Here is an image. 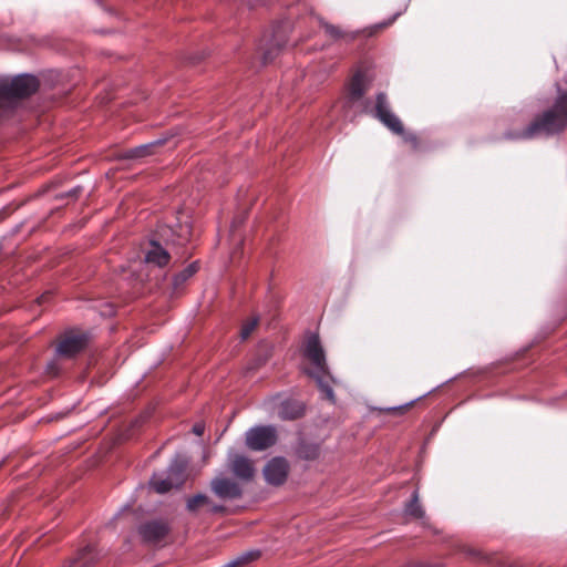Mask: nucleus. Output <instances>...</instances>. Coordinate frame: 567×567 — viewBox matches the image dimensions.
I'll use <instances>...</instances> for the list:
<instances>
[{
    "instance_id": "f257e3e1",
    "label": "nucleus",
    "mask_w": 567,
    "mask_h": 567,
    "mask_svg": "<svg viewBox=\"0 0 567 567\" xmlns=\"http://www.w3.org/2000/svg\"><path fill=\"white\" fill-rule=\"evenodd\" d=\"M567 126V93H559L554 105L542 114L523 131L511 136L516 140H532L538 136H553L563 132Z\"/></svg>"
},
{
    "instance_id": "f03ea898",
    "label": "nucleus",
    "mask_w": 567,
    "mask_h": 567,
    "mask_svg": "<svg viewBox=\"0 0 567 567\" xmlns=\"http://www.w3.org/2000/svg\"><path fill=\"white\" fill-rule=\"evenodd\" d=\"M305 355L313 367L312 370L308 371V374L316 380L318 386L324 393L326 398L333 402L334 393L329 383V380H333L329 373L326 363L324 351L317 334H311L308 337L305 346Z\"/></svg>"
},
{
    "instance_id": "7ed1b4c3",
    "label": "nucleus",
    "mask_w": 567,
    "mask_h": 567,
    "mask_svg": "<svg viewBox=\"0 0 567 567\" xmlns=\"http://www.w3.org/2000/svg\"><path fill=\"white\" fill-rule=\"evenodd\" d=\"M39 81L30 74H21L11 80H0V115L19 99L33 94Z\"/></svg>"
},
{
    "instance_id": "20e7f679",
    "label": "nucleus",
    "mask_w": 567,
    "mask_h": 567,
    "mask_svg": "<svg viewBox=\"0 0 567 567\" xmlns=\"http://www.w3.org/2000/svg\"><path fill=\"white\" fill-rule=\"evenodd\" d=\"M374 117H377L383 125L391 132L403 137V140L416 148L417 138L414 134L405 133L400 118L391 111L388 97L384 93L377 95L375 105L372 110Z\"/></svg>"
},
{
    "instance_id": "39448f33",
    "label": "nucleus",
    "mask_w": 567,
    "mask_h": 567,
    "mask_svg": "<svg viewBox=\"0 0 567 567\" xmlns=\"http://www.w3.org/2000/svg\"><path fill=\"white\" fill-rule=\"evenodd\" d=\"M188 460L183 455H176L167 468L166 477L162 474H154L151 478V486L159 494H164L174 487H179L185 481V471Z\"/></svg>"
},
{
    "instance_id": "423d86ee",
    "label": "nucleus",
    "mask_w": 567,
    "mask_h": 567,
    "mask_svg": "<svg viewBox=\"0 0 567 567\" xmlns=\"http://www.w3.org/2000/svg\"><path fill=\"white\" fill-rule=\"evenodd\" d=\"M277 441V431L272 425H259L250 427L245 434V442L252 451H264L272 446Z\"/></svg>"
},
{
    "instance_id": "0eeeda50",
    "label": "nucleus",
    "mask_w": 567,
    "mask_h": 567,
    "mask_svg": "<svg viewBox=\"0 0 567 567\" xmlns=\"http://www.w3.org/2000/svg\"><path fill=\"white\" fill-rule=\"evenodd\" d=\"M226 468L234 474L239 482H249L255 475L252 461L233 449L227 453Z\"/></svg>"
},
{
    "instance_id": "6e6552de",
    "label": "nucleus",
    "mask_w": 567,
    "mask_h": 567,
    "mask_svg": "<svg viewBox=\"0 0 567 567\" xmlns=\"http://www.w3.org/2000/svg\"><path fill=\"white\" fill-rule=\"evenodd\" d=\"M213 493L225 501L238 499L243 496V487L238 480L229 478L225 473H218L210 482Z\"/></svg>"
},
{
    "instance_id": "1a4fd4ad",
    "label": "nucleus",
    "mask_w": 567,
    "mask_h": 567,
    "mask_svg": "<svg viewBox=\"0 0 567 567\" xmlns=\"http://www.w3.org/2000/svg\"><path fill=\"white\" fill-rule=\"evenodd\" d=\"M368 91V80L362 72H357L348 87L347 103L350 106L359 105L362 111L368 112L370 102L363 100L365 92Z\"/></svg>"
},
{
    "instance_id": "9d476101",
    "label": "nucleus",
    "mask_w": 567,
    "mask_h": 567,
    "mask_svg": "<svg viewBox=\"0 0 567 567\" xmlns=\"http://www.w3.org/2000/svg\"><path fill=\"white\" fill-rule=\"evenodd\" d=\"M169 532V526L163 520H150L138 527V534L143 542L148 544H159L165 539Z\"/></svg>"
},
{
    "instance_id": "9b49d317",
    "label": "nucleus",
    "mask_w": 567,
    "mask_h": 567,
    "mask_svg": "<svg viewBox=\"0 0 567 567\" xmlns=\"http://www.w3.org/2000/svg\"><path fill=\"white\" fill-rule=\"evenodd\" d=\"M289 464L284 457L271 458L264 468V476L271 485H281L288 476Z\"/></svg>"
},
{
    "instance_id": "f8f14e48",
    "label": "nucleus",
    "mask_w": 567,
    "mask_h": 567,
    "mask_svg": "<svg viewBox=\"0 0 567 567\" xmlns=\"http://www.w3.org/2000/svg\"><path fill=\"white\" fill-rule=\"evenodd\" d=\"M87 343V338L83 333H68L58 344L56 352L61 357L72 358L81 352Z\"/></svg>"
},
{
    "instance_id": "ddd939ff",
    "label": "nucleus",
    "mask_w": 567,
    "mask_h": 567,
    "mask_svg": "<svg viewBox=\"0 0 567 567\" xmlns=\"http://www.w3.org/2000/svg\"><path fill=\"white\" fill-rule=\"evenodd\" d=\"M145 261L164 267L169 261V254L159 244L152 241L150 249L145 254Z\"/></svg>"
},
{
    "instance_id": "4468645a",
    "label": "nucleus",
    "mask_w": 567,
    "mask_h": 567,
    "mask_svg": "<svg viewBox=\"0 0 567 567\" xmlns=\"http://www.w3.org/2000/svg\"><path fill=\"white\" fill-rule=\"evenodd\" d=\"M303 413V406L297 401H285L281 403L278 416L281 420H295L301 416Z\"/></svg>"
},
{
    "instance_id": "2eb2a0df",
    "label": "nucleus",
    "mask_w": 567,
    "mask_h": 567,
    "mask_svg": "<svg viewBox=\"0 0 567 567\" xmlns=\"http://www.w3.org/2000/svg\"><path fill=\"white\" fill-rule=\"evenodd\" d=\"M163 144V140H156L147 144H143L140 146H136L134 148H131L126 152L125 157L127 158H143L145 156H148L153 153V148L159 146Z\"/></svg>"
},
{
    "instance_id": "dca6fc26",
    "label": "nucleus",
    "mask_w": 567,
    "mask_h": 567,
    "mask_svg": "<svg viewBox=\"0 0 567 567\" xmlns=\"http://www.w3.org/2000/svg\"><path fill=\"white\" fill-rule=\"evenodd\" d=\"M404 514L406 516L413 517V518H423L424 517V511L419 503V493L417 491H414L411 497V501L409 504H406L404 508Z\"/></svg>"
},
{
    "instance_id": "f3484780",
    "label": "nucleus",
    "mask_w": 567,
    "mask_h": 567,
    "mask_svg": "<svg viewBox=\"0 0 567 567\" xmlns=\"http://www.w3.org/2000/svg\"><path fill=\"white\" fill-rule=\"evenodd\" d=\"M285 41L278 39L277 35H274V40L269 48L265 49L262 52V62L266 64L275 59L279 50L285 45Z\"/></svg>"
},
{
    "instance_id": "a211bd4d",
    "label": "nucleus",
    "mask_w": 567,
    "mask_h": 567,
    "mask_svg": "<svg viewBox=\"0 0 567 567\" xmlns=\"http://www.w3.org/2000/svg\"><path fill=\"white\" fill-rule=\"evenodd\" d=\"M258 556H259V551L250 550V551H247V553H244V554L237 556L236 558L231 559L230 561H228L227 564H225L221 567H239L241 565H245L249 561L255 560Z\"/></svg>"
},
{
    "instance_id": "6ab92c4d",
    "label": "nucleus",
    "mask_w": 567,
    "mask_h": 567,
    "mask_svg": "<svg viewBox=\"0 0 567 567\" xmlns=\"http://www.w3.org/2000/svg\"><path fill=\"white\" fill-rule=\"evenodd\" d=\"M205 504H210V498L204 494H197L187 501V509L192 513L197 512Z\"/></svg>"
},
{
    "instance_id": "aec40b11",
    "label": "nucleus",
    "mask_w": 567,
    "mask_h": 567,
    "mask_svg": "<svg viewBox=\"0 0 567 567\" xmlns=\"http://www.w3.org/2000/svg\"><path fill=\"white\" fill-rule=\"evenodd\" d=\"M198 270V266L196 262H193L190 264L189 266H187L183 271H181L179 274H177L175 277H174V286L175 287H178L181 286L182 284H184L188 278H190L196 271Z\"/></svg>"
},
{
    "instance_id": "412c9836",
    "label": "nucleus",
    "mask_w": 567,
    "mask_h": 567,
    "mask_svg": "<svg viewBox=\"0 0 567 567\" xmlns=\"http://www.w3.org/2000/svg\"><path fill=\"white\" fill-rule=\"evenodd\" d=\"M174 236H176V238L172 239L173 244L184 245L186 241L189 240L190 229L187 225H179V230L176 234L174 233Z\"/></svg>"
},
{
    "instance_id": "4be33fe9",
    "label": "nucleus",
    "mask_w": 567,
    "mask_h": 567,
    "mask_svg": "<svg viewBox=\"0 0 567 567\" xmlns=\"http://www.w3.org/2000/svg\"><path fill=\"white\" fill-rule=\"evenodd\" d=\"M319 23L323 27L326 33L333 39H339L344 35L337 25L324 22L322 19H319Z\"/></svg>"
},
{
    "instance_id": "5701e85b",
    "label": "nucleus",
    "mask_w": 567,
    "mask_h": 567,
    "mask_svg": "<svg viewBox=\"0 0 567 567\" xmlns=\"http://www.w3.org/2000/svg\"><path fill=\"white\" fill-rule=\"evenodd\" d=\"M258 318H251L243 324L240 330V338L246 340L258 324Z\"/></svg>"
},
{
    "instance_id": "b1692460",
    "label": "nucleus",
    "mask_w": 567,
    "mask_h": 567,
    "mask_svg": "<svg viewBox=\"0 0 567 567\" xmlns=\"http://www.w3.org/2000/svg\"><path fill=\"white\" fill-rule=\"evenodd\" d=\"M205 507H207V512L210 514L223 513L225 511V507L223 505H217L212 501L210 504H205Z\"/></svg>"
},
{
    "instance_id": "393cba45",
    "label": "nucleus",
    "mask_w": 567,
    "mask_h": 567,
    "mask_svg": "<svg viewBox=\"0 0 567 567\" xmlns=\"http://www.w3.org/2000/svg\"><path fill=\"white\" fill-rule=\"evenodd\" d=\"M204 431H205V425L203 423H196L194 424L193 426V432L197 435V436H202L204 434Z\"/></svg>"
},
{
    "instance_id": "a878e982",
    "label": "nucleus",
    "mask_w": 567,
    "mask_h": 567,
    "mask_svg": "<svg viewBox=\"0 0 567 567\" xmlns=\"http://www.w3.org/2000/svg\"><path fill=\"white\" fill-rule=\"evenodd\" d=\"M318 449L316 446L311 447L308 452H306L305 457L313 458L317 456Z\"/></svg>"
},
{
    "instance_id": "bb28decb",
    "label": "nucleus",
    "mask_w": 567,
    "mask_h": 567,
    "mask_svg": "<svg viewBox=\"0 0 567 567\" xmlns=\"http://www.w3.org/2000/svg\"><path fill=\"white\" fill-rule=\"evenodd\" d=\"M114 313V308L111 305L106 306V309L102 311L103 316H112Z\"/></svg>"
},
{
    "instance_id": "cd10ccee",
    "label": "nucleus",
    "mask_w": 567,
    "mask_h": 567,
    "mask_svg": "<svg viewBox=\"0 0 567 567\" xmlns=\"http://www.w3.org/2000/svg\"><path fill=\"white\" fill-rule=\"evenodd\" d=\"M398 16H400V13L394 14V16H393V18H392L389 22H386V23H382V24H378V25H375L374 28H375V29H379V28H383V27H385V25H389L390 23H392V22L396 19V17H398Z\"/></svg>"
},
{
    "instance_id": "c85d7f7f",
    "label": "nucleus",
    "mask_w": 567,
    "mask_h": 567,
    "mask_svg": "<svg viewBox=\"0 0 567 567\" xmlns=\"http://www.w3.org/2000/svg\"><path fill=\"white\" fill-rule=\"evenodd\" d=\"M79 192H80V188H79V187H75V188H73L72 190H70V193H69V194H70L72 197H75V196L78 195V193H79Z\"/></svg>"
},
{
    "instance_id": "c756f323",
    "label": "nucleus",
    "mask_w": 567,
    "mask_h": 567,
    "mask_svg": "<svg viewBox=\"0 0 567 567\" xmlns=\"http://www.w3.org/2000/svg\"><path fill=\"white\" fill-rule=\"evenodd\" d=\"M243 1L246 2L250 7L255 4V0H243Z\"/></svg>"
},
{
    "instance_id": "7c9ffc66",
    "label": "nucleus",
    "mask_w": 567,
    "mask_h": 567,
    "mask_svg": "<svg viewBox=\"0 0 567 567\" xmlns=\"http://www.w3.org/2000/svg\"><path fill=\"white\" fill-rule=\"evenodd\" d=\"M48 298L47 295H42L40 298H39V302L42 303L44 302V300Z\"/></svg>"
},
{
    "instance_id": "2f4dec72",
    "label": "nucleus",
    "mask_w": 567,
    "mask_h": 567,
    "mask_svg": "<svg viewBox=\"0 0 567 567\" xmlns=\"http://www.w3.org/2000/svg\"><path fill=\"white\" fill-rule=\"evenodd\" d=\"M240 223H241V220H239V221H233V229H234L235 227H237V225H239Z\"/></svg>"
}]
</instances>
